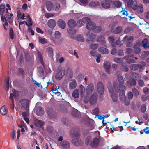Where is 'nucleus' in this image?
<instances>
[{
    "mask_svg": "<svg viewBox=\"0 0 149 149\" xmlns=\"http://www.w3.org/2000/svg\"><path fill=\"white\" fill-rule=\"evenodd\" d=\"M113 85L115 91L117 93H120L119 94L120 99L122 100L124 97L125 91L126 89L125 86L123 84H119L116 82L113 83Z\"/></svg>",
    "mask_w": 149,
    "mask_h": 149,
    "instance_id": "nucleus-1",
    "label": "nucleus"
},
{
    "mask_svg": "<svg viewBox=\"0 0 149 149\" xmlns=\"http://www.w3.org/2000/svg\"><path fill=\"white\" fill-rule=\"evenodd\" d=\"M29 100L22 99L19 102V105L23 110H27L29 109Z\"/></svg>",
    "mask_w": 149,
    "mask_h": 149,
    "instance_id": "nucleus-2",
    "label": "nucleus"
},
{
    "mask_svg": "<svg viewBox=\"0 0 149 149\" xmlns=\"http://www.w3.org/2000/svg\"><path fill=\"white\" fill-rule=\"evenodd\" d=\"M60 70L57 71V73L56 74L55 77V79L57 80H61L65 74V69H62L61 66H59L58 68V70Z\"/></svg>",
    "mask_w": 149,
    "mask_h": 149,
    "instance_id": "nucleus-3",
    "label": "nucleus"
},
{
    "mask_svg": "<svg viewBox=\"0 0 149 149\" xmlns=\"http://www.w3.org/2000/svg\"><path fill=\"white\" fill-rule=\"evenodd\" d=\"M134 38L132 36H130L128 37L127 35L125 36L123 38V40L125 42L127 47H131L132 46V43L134 40Z\"/></svg>",
    "mask_w": 149,
    "mask_h": 149,
    "instance_id": "nucleus-4",
    "label": "nucleus"
},
{
    "mask_svg": "<svg viewBox=\"0 0 149 149\" xmlns=\"http://www.w3.org/2000/svg\"><path fill=\"white\" fill-rule=\"evenodd\" d=\"M13 16L12 14L7 13L4 15V17L3 15L1 16V20L3 22H5L4 20H7L10 23H12L13 21V19L12 17Z\"/></svg>",
    "mask_w": 149,
    "mask_h": 149,
    "instance_id": "nucleus-5",
    "label": "nucleus"
},
{
    "mask_svg": "<svg viewBox=\"0 0 149 149\" xmlns=\"http://www.w3.org/2000/svg\"><path fill=\"white\" fill-rule=\"evenodd\" d=\"M99 139L97 138H94L90 142V144L91 148H97L99 143Z\"/></svg>",
    "mask_w": 149,
    "mask_h": 149,
    "instance_id": "nucleus-6",
    "label": "nucleus"
},
{
    "mask_svg": "<svg viewBox=\"0 0 149 149\" xmlns=\"http://www.w3.org/2000/svg\"><path fill=\"white\" fill-rule=\"evenodd\" d=\"M97 88L98 93L100 95H101L104 94V89L102 83L100 82H98L97 85Z\"/></svg>",
    "mask_w": 149,
    "mask_h": 149,
    "instance_id": "nucleus-7",
    "label": "nucleus"
},
{
    "mask_svg": "<svg viewBox=\"0 0 149 149\" xmlns=\"http://www.w3.org/2000/svg\"><path fill=\"white\" fill-rule=\"evenodd\" d=\"M89 21H90V19L88 17H84L82 20H79L77 21L76 25L78 27H80L84 25V23H86Z\"/></svg>",
    "mask_w": 149,
    "mask_h": 149,
    "instance_id": "nucleus-8",
    "label": "nucleus"
},
{
    "mask_svg": "<svg viewBox=\"0 0 149 149\" xmlns=\"http://www.w3.org/2000/svg\"><path fill=\"white\" fill-rule=\"evenodd\" d=\"M135 6H133V9L137 10L140 13H142L143 12V5L141 4H139L138 6L137 4V2H135Z\"/></svg>",
    "mask_w": 149,
    "mask_h": 149,
    "instance_id": "nucleus-9",
    "label": "nucleus"
},
{
    "mask_svg": "<svg viewBox=\"0 0 149 149\" xmlns=\"http://www.w3.org/2000/svg\"><path fill=\"white\" fill-rule=\"evenodd\" d=\"M97 101V94L93 93L89 99V103L91 105L94 104Z\"/></svg>",
    "mask_w": 149,
    "mask_h": 149,
    "instance_id": "nucleus-10",
    "label": "nucleus"
},
{
    "mask_svg": "<svg viewBox=\"0 0 149 149\" xmlns=\"http://www.w3.org/2000/svg\"><path fill=\"white\" fill-rule=\"evenodd\" d=\"M140 43L136 42L133 48H134L133 50L134 54H138L140 53L141 51V49L140 48Z\"/></svg>",
    "mask_w": 149,
    "mask_h": 149,
    "instance_id": "nucleus-11",
    "label": "nucleus"
},
{
    "mask_svg": "<svg viewBox=\"0 0 149 149\" xmlns=\"http://www.w3.org/2000/svg\"><path fill=\"white\" fill-rule=\"evenodd\" d=\"M104 68L106 72L109 74H110L109 69L111 67L110 63L109 62H105L103 64Z\"/></svg>",
    "mask_w": 149,
    "mask_h": 149,
    "instance_id": "nucleus-12",
    "label": "nucleus"
},
{
    "mask_svg": "<svg viewBox=\"0 0 149 149\" xmlns=\"http://www.w3.org/2000/svg\"><path fill=\"white\" fill-rule=\"evenodd\" d=\"M143 66L141 64H132L130 66L131 69L133 70H136L138 69L141 70L142 69Z\"/></svg>",
    "mask_w": 149,
    "mask_h": 149,
    "instance_id": "nucleus-13",
    "label": "nucleus"
},
{
    "mask_svg": "<svg viewBox=\"0 0 149 149\" xmlns=\"http://www.w3.org/2000/svg\"><path fill=\"white\" fill-rule=\"evenodd\" d=\"M71 142L73 145L77 146H80L82 145V143L79 138L73 139L71 141Z\"/></svg>",
    "mask_w": 149,
    "mask_h": 149,
    "instance_id": "nucleus-14",
    "label": "nucleus"
},
{
    "mask_svg": "<svg viewBox=\"0 0 149 149\" xmlns=\"http://www.w3.org/2000/svg\"><path fill=\"white\" fill-rule=\"evenodd\" d=\"M44 113L43 108L41 106H38L36 108V113L38 116H41Z\"/></svg>",
    "mask_w": 149,
    "mask_h": 149,
    "instance_id": "nucleus-15",
    "label": "nucleus"
},
{
    "mask_svg": "<svg viewBox=\"0 0 149 149\" xmlns=\"http://www.w3.org/2000/svg\"><path fill=\"white\" fill-rule=\"evenodd\" d=\"M142 46L145 49L149 48V41L147 38H145L142 40L141 42Z\"/></svg>",
    "mask_w": 149,
    "mask_h": 149,
    "instance_id": "nucleus-16",
    "label": "nucleus"
},
{
    "mask_svg": "<svg viewBox=\"0 0 149 149\" xmlns=\"http://www.w3.org/2000/svg\"><path fill=\"white\" fill-rule=\"evenodd\" d=\"M89 21H90L87 22H88L86 26L87 29L90 30H94L95 26L96 24L94 22Z\"/></svg>",
    "mask_w": 149,
    "mask_h": 149,
    "instance_id": "nucleus-17",
    "label": "nucleus"
},
{
    "mask_svg": "<svg viewBox=\"0 0 149 149\" xmlns=\"http://www.w3.org/2000/svg\"><path fill=\"white\" fill-rule=\"evenodd\" d=\"M96 35L94 33H91L89 36V38L86 40V42L89 43L93 42L96 37Z\"/></svg>",
    "mask_w": 149,
    "mask_h": 149,
    "instance_id": "nucleus-18",
    "label": "nucleus"
},
{
    "mask_svg": "<svg viewBox=\"0 0 149 149\" xmlns=\"http://www.w3.org/2000/svg\"><path fill=\"white\" fill-rule=\"evenodd\" d=\"M58 26L60 28L64 29L66 27V24L65 22L62 19H59L57 21Z\"/></svg>",
    "mask_w": 149,
    "mask_h": 149,
    "instance_id": "nucleus-19",
    "label": "nucleus"
},
{
    "mask_svg": "<svg viewBox=\"0 0 149 149\" xmlns=\"http://www.w3.org/2000/svg\"><path fill=\"white\" fill-rule=\"evenodd\" d=\"M67 24L69 28H74L76 26V22L73 19H70L68 21Z\"/></svg>",
    "mask_w": 149,
    "mask_h": 149,
    "instance_id": "nucleus-20",
    "label": "nucleus"
},
{
    "mask_svg": "<svg viewBox=\"0 0 149 149\" xmlns=\"http://www.w3.org/2000/svg\"><path fill=\"white\" fill-rule=\"evenodd\" d=\"M61 145L63 148L66 149H69L70 147L69 143L66 141L63 140L61 142Z\"/></svg>",
    "mask_w": 149,
    "mask_h": 149,
    "instance_id": "nucleus-21",
    "label": "nucleus"
},
{
    "mask_svg": "<svg viewBox=\"0 0 149 149\" xmlns=\"http://www.w3.org/2000/svg\"><path fill=\"white\" fill-rule=\"evenodd\" d=\"M8 112V110L7 108L5 105H4L1 107L0 109V113L2 115H6Z\"/></svg>",
    "mask_w": 149,
    "mask_h": 149,
    "instance_id": "nucleus-22",
    "label": "nucleus"
},
{
    "mask_svg": "<svg viewBox=\"0 0 149 149\" xmlns=\"http://www.w3.org/2000/svg\"><path fill=\"white\" fill-rule=\"evenodd\" d=\"M47 24L49 27L54 28L56 26V23L54 20L50 19L48 21Z\"/></svg>",
    "mask_w": 149,
    "mask_h": 149,
    "instance_id": "nucleus-23",
    "label": "nucleus"
},
{
    "mask_svg": "<svg viewBox=\"0 0 149 149\" xmlns=\"http://www.w3.org/2000/svg\"><path fill=\"white\" fill-rule=\"evenodd\" d=\"M77 86L76 82L75 80L73 79L71 80L70 82L69 86L71 89H74Z\"/></svg>",
    "mask_w": 149,
    "mask_h": 149,
    "instance_id": "nucleus-24",
    "label": "nucleus"
},
{
    "mask_svg": "<svg viewBox=\"0 0 149 149\" xmlns=\"http://www.w3.org/2000/svg\"><path fill=\"white\" fill-rule=\"evenodd\" d=\"M105 39L104 36H100L97 37V40L99 42H101L102 45H104L106 43Z\"/></svg>",
    "mask_w": 149,
    "mask_h": 149,
    "instance_id": "nucleus-25",
    "label": "nucleus"
},
{
    "mask_svg": "<svg viewBox=\"0 0 149 149\" xmlns=\"http://www.w3.org/2000/svg\"><path fill=\"white\" fill-rule=\"evenodd\" d=\"M46 6L47 10L48 11H51L53 7V5L52 2L49 1L47 2Z\"/></svg>",
    "mask_w": 149,
    "mask_h": 149,
    "instance_id": "nucleus-26",
    "label": "nucleus"
},
{
    "mask_svg": "<svg viewBox=\"0 0 149 149\" xmlns=\"http://www.w3.org/2000/svg\"><path fill=\"white\" fill-rule=\"evenodd\" d=\"M136 83V81L133 78L128 81L127 82V85L130 86H131L135 85Z\"/></svg>",
    "mask_w": 149,
    "mask_h": 149,
    "instance_id": "nucleus-27",
    "label": "nucleus"
},
{
    "mask_svg": "<svg viewBox=\"0 0 149 149\" xmlns=\"http://www.w3.org/2000/svg\"><path fill=\"white\" fill-rule=\"evenodd\" d=\"M98 51L99 52L102 54H106L109 53L108 49L103 47L99 48L98 49Z\"/></svg>",
    "mask_w": 149,
    "mask_h": 149,
    "instance_id": "nucleus-28",
    "label": "nucleus"
},
{
    "mask_svg": "<svg viewBox=\"0 0 149 149\" xmlns=\"http://www.w3.org/2000/svg\"><path fill=\"white\" fill-rule=\"evenodd\" d=\"M110 2H106L104 1H102L101 2V5L105 9H108L110 7Z\"/></svg>",
    "mask_w": 149,
    "mask_h": 149,
    "instance_id": "nucleus-29",
    "label": "nucleus"
},
{
    "mask_svg": "<svg viewBox=\"0 0 149 149\" xmlns=\"http://www.w3.org/2000/svg\"><path fill=\"white\" fill-rule=\"evenodd\" d=\"M94 89L93 84L91 83L89 84L86 88V91L89 93H91Z\"/></svg>",
    "mask_w": 149,
    "mask_h": 149,
    "instance_id": "nucleus-30",
    "label": "nucleus"
},
{
    "mask_svg": "<svg viewBox=\"0 0 149 149\" xmlns=\"http://www.w3.org/2000/svg\"><path fill=\"white\" fill-rule=\"evenodd\" d=\"M122 27L121 26H118L113 30V32L115 34H119L122 32Z\"/></svg>",
    "mask_w": 149,
    "mask_h": 149,
    "instance_id": "nucleus-31",
    "label": "nucleus"
},
{
    "mask_svg": "<svg viewBox=\"0 0 149 149\" xmlns=\"http://www.w3.org/2000/svg\"><path fill=\"white\" fill-rule=\"evenodd\" d=\"M135 2H137L136 1H134L132 0H130L125 4L127 5L129 7H132L133 9V6H135L134 3Z\"/></svg>",
    "mask_w": 149,
    "mask_h": 149,
    "instance_id": "nucleus-32",
    "label": "nucleus"
},
{
    "mask_svg": "<svg viewBox=\"0 0 149 149\" xmlns=\"http://www.w3.org/2000/svg\"><path fill=\"white\" fill-rule=\"evenodd\" d=\"M44 123L41 120L37 119L35 123V125L40 128H41L43 125Z\"/></svg>",
    "mask_w": 149,
    "mask_h": 149,
    "instance_id": "nucleus-33",
    "label": "nucleus"
},
{
    "mask_svg": "<svg viewBox=\"0 0 149 149\" xmlns=\"http://www.w3.org/2000/svg\"><path fill=\"white\" fill-rule=\"evenodd\" d=\"M117 79L120 84H123L124 83L125 78L120 75L117 76Z\"/></svg>",
    "mask_w": 149,
    "mask_h": 149,
    "instance_id": "nucleus-34",
    "label": "nucleus"
},
{
    "mask_svg": "<svg viewBox=\"0 0 149 149\" xmlns=\"http://www.w3.org/2000/svg\"><path fill=\"white\" fill-rule=\"evenodd\" d=\"M72 96L74 98H77L79 97V90L76 89L74 90L72 93Z\"/></svg>",
    "mask_w": 149,
    "mask_h": 149,
    "instance_id": "nucleus-35",
    "label": "nucleus"
},
{
    "mask_svg": "<svg viewBox=\"0 0 149 149\" xmlns=\"http://www.w3.org/2000/svg\"><path fill=\"white\" fill-rule=\"evenodd\" d=\"M73 39H76L79 42H82L84 41V37L81 35H78L76 37L73 36L72 37Z\"/></svg>",
    "mask_w": 149,
    "mask_h": 149,
    "instance_id": "nucleus-36",
    "label": "nucleus"
},
{
    "mask_svg": "<svg viewBox=\"0 0 149 149\" xmlns=\"http://www.w3.org/2000/svg\"><path fill=\"white\" fill-rule=\"evenodd\" d=\"M67 30L68 33L70 35H74L76 33V31L74 28H68Z\"/></svg>",
    "mask_w": 149,
    "mask_h": 149,
    "instance_id": "nucleus-37",
    "label": "nucleus"
},
{
    "mask_svg": "<svg viewBox=\"0 0 149 149\" xmlns=\"http://www.w3.org/2000/svg\"><path fill=\"white\" fill-rule=\"evenodd\" d=\"M99 2L97 1H91L89 3V6L91 7H95L99 5Z\"/></svg>",
    "mask_w": 149,
    "mask_h": 149,
    "instance_id": "nucleus-38",
    "label": "nucleus"
},
{
    "mask_svg": "<svg viewBox=\"0 0 149 149\" xmlns=\"http://www.w3.org/2000/svg\"><path fill=\"white\" fill-rule=\"evenodd\" d=\"M71 134L72 135V136L73 138L75 137L76 138H80V135L77 132H71Z\"/></svg>",
    "mask_w": 149,
    "mask_h": 149,
    "instance_id": "nucleus-39",
    "label": "nucleus"
},
{
    "mask_svg": "<svg viewBox=\"0 0 149 149\" xmlns=\"http://www.w3.org/2000/svg\"><path fill=\"white\" fill-rule=\"evenodd\" d=\"M5 5L1 4L0 6V14L1 15V16L3 15L5 11Z\"/></svg>",
    "mask_w": 149,
    "mask_h": 149,
    "instance_id": "nucleus-40",
    "label": "nucleus"
},
{
    "mask_svg": "<svg viewBox=\"0 0 149 149\" xmlns=\"http://www.w3.org/2000/svg\"><path fill=\"white\" fill-rule=\"evenodd\" d=\"M121 101H124L125 104L126 106H128L130 104V101L129 99H127L126 97L125 96V94L124 95V97H123L122 100L120 99Z\"/></svg>",
    "mask_w": 149,
    "mask_h": 149,
    "instance_id": "nucleus-41",
    "label": "nucleus"
},
{
    "mask_svg": "<svg viewBox=\"0 0 149 149\" xmlns=\"http://www.w3.org/2000/svg\"><path fill=\"white\" fill-rule=\"evenodd\" d=\"M121 69L123 71L125 72H127L129 70V69L124 63H123L121 64Z\"/></svg>",
    "mask_w": 149,
    "mask_h": 149,
    "instance_id": "nucleus-42",
    "label": "nucleus"
},
{
    "mask_svg": "<svg viewBox=\"0 0 149 149\" xmlns=\"http://www.w3.org/2000/svg\"><path fill=\"white\" fill-rule=\"evenodd\" d=\"M67 75H68L70 77H72L73 76V72L72 70L69 68H68L67 70Z\"/></svg>",
    "mask_w": 149,
    "mask_h": 149,
    "instance_id": "nucleus-43",
    "label": "nucleus"
},
{
    "mask_svg": "<svg viewBox=\"0 0 149 149\" xmlns=\"http://www.w3.org/2000/svg\"><path fill=\"white\" fill-rule=\"evenodd\" d=\"M112 100L114 102H116L117 101L118 95L115 93H112L111 95Z\"/></svg>",
    "mask_w": 149,
    "mask_h": 149,
    "instance_id": "nucleus-44",
    "label": "nucleus"
},
{
    "mask_svg": "<svg viewBox=\"0 0 149 149\" xmlns=\"http://www.w3.org/2000/svg\"><path fill=\"white\" fill-rule=\"evenodd\" d=\"M98 45L96 44H91L89 46V48L95 50L97 49L98 47Z\"/></svg>",
    "mask_w": 149,
    "mask_h": 149,
    "instance_id": "nucleus-45",
    "label": "nucleus"
},
{
    "mask_svg": "<svg viewBox=\"0 0 149 149\" xmlns=\"http://www.w3.org/2000/svg\"><path fill=\"white\" fill-rule=\"evenodd\" d=\"M10 38L12 39L14 38V33L13 29L11 28L10 29L9 33Z\"/></svg>",
    "mask_w": 149,
    "mask_h": 149,
    "instance_id": "nucleus-46",
    "label": "nucleus"
},
{
    "mask_svg": "<svg viewBox=\"0 0 149 149\" xmlns=\"http://www.w3.org/2000/svg\"><path fill=\"white\" fill-rule=\"evenodd\" d=\"M108 40L109 42L111 43L112 46L114 47V45H113V43L114 40L113 36H109L108 37Z\"/></svg>",
    "mask_w": 149,
    "mask_h": 149,
    "instance_id": "nucleus-47",
    "label": "nucleus"
},
{
    "mask_svg": "<svg viewBox=\"0 0 149 149\" xmlns=\"http://www.w3.org/2000/svg\"><path fill=\"white\" fill-rule=\"evenodd\" d=\"M114 4L116 7L118 8H120L122 6V3L120 1H116L113 2Z\"/></svg>",
    "mask_w": 149,
    "mask_h": 149,
    "instance_id": "nucleus-48",
    "label": "nucleus"
},
{
    "mask_svg": "<svg viewBox=\"0 0 149 149\" xmlns=\"http://www.w3.org/2000/svg\"><path fill=\"white\" fill-rule=\"evenodd\" d=\"M146 104H143L141 108V112L142 113H144L146 112Z\"/></svg>",
    "mask_w": 149,
    "mask_h": 149,
    "instance_id": "nucleus-49",
    "label": "nucleus"
},
{
    "mask_svg": "<svg viewBox=\"0 0 149 149\" xmlns=\"http://www.w3.org/2000/svg\"><path fill=\"white\" fill-rule=\"evenodd\" d=\"M132 91L135 96L136 97H137L139 94V93L138 90L136 88H132Z\"/></svg>",
    "mask_w": 149,
    "mask_h": 149,
    "instance_id": "nucleus-50",
    "label": "nucleus"
},
{
    "mask_svg": "<svg viewBox=\"0 0 149 149\" xmlns=\"http://www.w3.org/2000/svg\"><path fill=\"white\" fill-rule=\"evenodd\" d=\"M18 73L19 74H21L22 77L25 75V72L23 69L21 68H19L18 69Z\"/></svg>",
    "mask_w": 149,
    "mask_h": 149,
    "instance_id": "nucleus-51",
    "label": "nucleus"
},
{
    "mask_svg": "<svg viewBox=\"0 0 149 149\" xmlns=\"http://www.w3.org/2000/svg\"><path fill=\"white\" fill-rule=\"evenodd\" d=\"M94 31L96 33H99L101 30V28L100 26H96L95 25V27Z\"/></svg>",
    "mask_w": 149,
    "mask_h": 149,
    "instance_id": "nucleus-52",
    "label": "nucleus"
},
{
    "mask_svg": "<svg viewBox=\"0 0 149 149\" xmlns=\"http://www.w3.org/2000/svg\"><path fill=\"white\" fill-rule=\"evenodd\" d=\"M60 4L58 3H56L54 4V9L56 11L58 10L60 8Z\"/></svg>",
    "mask_w": 149,
    "mask_h": 149,
    "instance_id": "nucleus-53",
    "label": "nucleus"
},
{
    "mask_svg": "<svg viewBox=\"0 0 149 149\" xmlns=\"http://www.w3.org/2000/svg\"><path fill=\"white\" fill-rule=\"evenodd\" d=\"M9 78L8 77V80L7 82L5 84L4 86V89L6 91H8L9 88Z\"/></svg>",
    "mask_w": 149,
    "mask_h": 149,
    "instance_id": "nucleus-54",
    "label": "nucleus"
},
{
    "mask_svg": "<svg viewBox=\"0 0 149 149\" xmlns=\"http://www.w3.org/2000/svg\"><path fill=\"white\" fill-rule=\"evenodd\" d=\"M114 61L117 63H121L123 61V59L120 58H116L114 59Z\"/></svg>",
    "mask_w": 149,
    "mask_h": 149,
    "instance_id": "nucleus-55",
    "label": "nucleus"
},
{
    "mask_svg": "<svg viewBox=\"0 0 149 149\" xmlns=\"http://www.w3.org/2000/svg\"><path fill=\"white\" fill-rule=\"evenodd\" d=\"M127 96L129 99H132L133 97V94L132 92L129 91L127 93Z\"/></svg>",
    "mask_w": 149,
    "mask_h": 149,
    "instance_id": "nucleus-56",
    "label": "nucleus"
},
{
    "mask_svg": "<svg viewBox=\"0 0 149 149\" xmlns=\"http://www.w3.org/2000/svg\"><path fill=\"white\" fill-rule=\"evenodd\" d=\"M132 30V28L128 27L125 29L124 32L125 34H127L130 33Z\"/></svg>",
    "mask_w": 149,
    "mask_h": 149,
    "instance_id": "nucleus-57",
    "label": "nucleus"
},
{
    "mask_svg": "<svg viewBox=\"0 0 149 149\" xmlns=\"http://www.w3.org/2000/svg\"><path fill=\"white\" fill-rule=\"evenodd\" d=\"M126 52L128 54H130L131 53L134 54L133 49L131 48H127L126 49Z\"/></svg>",
    "mask_w": 149,
    "mask_h": 149,
    "instance_id": "nucleus-58",
    "label": "nucleus"
},
{
    "mask_svg": "<svg viewBox=\"0 0 149 149\" xmlns=\"http://www.w3.org/2000/svg\"><path fill=\"white\" fill-rule=\"evenodd\" d=\"M61 34L60 32L58 31H56L55 33V36L56 38L58 39L61 36Z\"/></svg>",
    "mask_w": 149,
    "mask_h": 149,
    "instance_id": "nucleus-59",
    "label": "nucleus"
},
{
    "mask_svg": "<svg viewBox=\"0 0 149 149\" xmlns=\"http://www.w3.org/2000/svg\"><path fill=\"white\" fill-rule=\"evenodd\" d=\"M54 15V14L49 13H45V16L46 18H48L49 17H53Z\"/></svg>",
    "mask_w": 149,
    "mask_h": 149,
    "instance_id": "nucleus-60",
    "label": "nucleus"
},
{
    "mask_svg": "<svg viewBox=\"0 0 149 149\" xmlns=\"http://www.w3.org/2000/svg\"><path fill=\"white\" fill-rule=\"evenodd\" d=\"M39 41L42 44H44L46 43V41L44 38H39Z\"/></svg>",
    "mask_w": 149,
    "mask_h": 149,
    "instance_id": "nucleus-61",
    "label": "nucleus"
},
{
    "mask_svg": "<svg viewBox=\"0 0 149 149\" xmlns=\"http://www.w3.org/2000/svg\"><path fill=\"white\" fill-rule=\"evenodd\" d=\"M149 55V51H145L143 52L142 54V56L144 57H146Z\"/></svg>",
    "mask_w": 149,
    "mask_h": 149,
    "instance_id": "nucleus-62",
    "label": "nucleus"
},
{
    "mask_svg": "<svg viewBox=\"0 0 149 149\" xmlns=\"http://www.w3.org/2000/svg\"><path fill=\"white\" fill-rule=\"evenodd\" d=\"M38 72L40 75H43V74L44 73V70L42 67H39Z\"/></svg>",
    "mask_w": 149,
    "mask_h": 149,
    "instance_id": "nucleus-63",
    "label": "nucleus"
},
{
    "mask_svg": "<svg viewBox=\"0 0 149 149\" xmlns=\"http://www.w3.org/2000/svg\"><path fill=\"white\" fill-rule=\"evenodd\" d=\"M133 76L136 79H138L140 77V75L138 73H135L133 74Z\"/></svg>",
    "mask_w": 149,
    "mask_h": 149,
    "instance_id": "nucleus-64",
    "label": "nucleus"
}]
</instances>
